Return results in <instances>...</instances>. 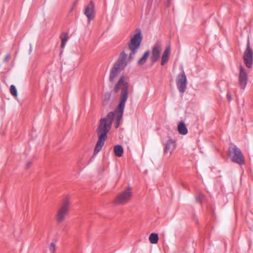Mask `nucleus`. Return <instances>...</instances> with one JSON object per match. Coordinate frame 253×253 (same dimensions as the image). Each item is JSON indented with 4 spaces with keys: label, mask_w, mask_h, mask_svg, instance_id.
Instances as JSON below:
<instances>
[{
    "label": "nucleus",
    "mask_w": 253,
    "mask_h": 253,
    "mask_svg": "<svg viewBox=\"0 0 253 253\" xmlns=\"http://www.w3.org/2000/svg\"><path fill=\"white\" fill-rule=\"evenodd\" d=\"M126 77L122 76L116 84L114 90L117 92L122 89V94L120 102L115 111L108 113L105 117L100 120L99 124L96 129L98 139L95 145L94 154H97L102 149L104 142L107 139V133L110 130L113 120L115 121L114 125L117 128L122 119L125 103L128 97V83L126 82Z\"/></svg>",
    "instance_id": "nucleus-1"
},
{
    "label": "nucleus",
    "mask_w": 253,
    "mask_h": 253,
    "mask_svg": "<svg viewBox=\"0 0 253 253\" xmlns=\"http://www.w3.org/2000/svg\"><path fill=\"white\" fill-rule=\"evenodd\" d=\"M127 54L123 52L120 54L118 61L115 63L111 69L109 76L110 81L114 82L120 73L126 66V60Z\"/></svg>",
    "instance_id": "nucleus-2"
},
{
    "label": "nucleus",
    "mask_w": 253,
    "mask_h": 253,
    "mask_svg": "<svg viewBox=\"0 0 253 253\" xmlns=\"http://www.w3.org/2000/svg\"><path fill=\"white\" fill-rule=\"evenodd\" d=\"M142 40V36L141 30L139 29L136 30L135 34L131 38L128 43V48L131 52L129 54V58H133L137 52Z\"/></svg>",
    "instance_id": "nucleus-3"
},
{
    "label": "nucleus",
    "mask_w": 253,
    "mask_h": 253,
    "mask_svg": "<svg viewBox=\"0 0 253 253\" xmlns=\"http://www.w3.org/2000/svg\"><path fill=\"white\" fill-rule=\"evenodd\" d=\"M132 197V188L127 187L118 194L114 200V203L117 205H124L128 203Z\"/></svg>",
    "instance_id": "nucleus-4"
},
{
    "label": "nucleus",
    "mask_w": 253,
    "mask_h": 253,
    "mask_svg": "<svg viewBox=\"0 0 253 253\" xmlns=\"http://www.w3.org/2000/svg\"><path fill=\"white\" fill-rule=\"evenodd\" d=\"M70 206L69 198L65 199L58 209L56 213V219L59 223L63 222L68 214Z\"/></svg>",
    "instance_id": "nucleus-5"
},
{
    "label": "nucleus",
    "mask_w": 253,
    "mask_h": 253,
    "mask_svg": "<svg viewBox=\"0 0 253 253\" xmlns=\"http://www.w3.org/2000/svg\"><path fill=\"white\" fill-rule=\"evenodd\" d=\"M229 156L233 162L239 165L244 164V157L240 150L236 146H231L228 149Z\"/></svg>",
    "instance_id": "nucleus-6"
},
{
    "label": "nucleus",
    "mask_w": 253,
    "mask_h": 253,
    "mask_svg": "<svg viewBox=\"0 0 253 253\" xmlns=\"http://www.w3.org/2000/svg\"><path fill=\"white\" fill-rule=\"evenodd\" d=\"M245 64L248 68L252 67L253 62V52L251 48L249 39H248L246 49L243 54Z\"/></svg>",
    "instance_id": "nucleus-7"
},
{
    "label": "nucleus",
    "mask_w": 253,
    "mask_h": 253,
    "mask_svg": "<svg viewBox=\"0 0 253 253\" xmlns=\"http://www.w3.org/2000/svg\"><path fill=\"white\" fill-rule=\"evenodd\" d=\"M176 85L180 92L183 93L185 91L187 88V80L183 70L177 77Z\"/></svg>",
    "instance_id": "nucleus-8"
},
{
    "label": "nucleus",
    "mask_w": 253,
    "mask_h": 253,
    "mask_svg": "<svg viewBox=\"0 0 253 253\" xmlns=\"http://www.w3.org/2000/svg\"><path fill=\"white\" fill-rule=\"evenodd\" d=\"M248 81V73L245 68L241 66L239 69L238 76L239 85L241 89L244 90L246 87Z\"/></svg>",
    "instance_id": "nucleus-9"
},
{
    "label": "nucleus",
    "mask_w": 253,
    "mask_h": 253,
    "mask_svg": "<svg viewBox=\"0 0 253 253\" xmlns=\"http://www.w3.org/2000/svg\"><path fill=\"white\" fill-rule=\"evenodd\" d=\"M162 44L158 42L155 44L152 49L151 55V60L152 62L155 63L160 57V54L162 51Z\"/></svg>",
    "instance_id": "nucleus-10"
},
{
    "label": "nucleus",
    "mask_w": 253,
    "mask_h": 253,
    "mask_svg": "<svg viewBox=\"0 0 253 253\" xmlns=\"http://www.w3.org/2000/svg\"><path fill=\"white\" fill-rule=\"evenodd\" d=\"M176 147L175 142L172 139L168 140L166 144L165 148L164 149V153H169L171 155Z\"/></svg>",
    "instance_id": "nucleus-11"
},
{
    "label": "nucleus",
    "mask_w": 253,
    "mask_h": 253,
    "mask_svg": "<svg viewBox=\"0 0 253 253\" xmlns=\"http://www.w3.org/2000/svg\"><path fill=\"white\" fill-rule=\"evenodd\" d=\"M94 6L92 3H90L85 8L84 14L88 19V23L93 18Z\"/></svg>",
    "instance_id": "nucleus-12"
},
{
    "label": "nucleus",
    "mask_w": 253,
    "mask_h": 253,
    "mask_svg": "<svg viewBox=\"0 0 253 253\" xmlns=\"http://www.w3.org/2000/svg\"><path fill=\"white\" fill-rule=\"evenodd\" d=\"M170 54V47L169 45L166 46L164 51L163 52L161 64L162 65H164L166 64L169 60V55Z\"/></svg>",
    "instance_id": "nucleus-13"
},
{
    "label": "nucleus",
    "mask_w": 253,
    "mask_h": 253,
    "mask_svg": "<svg viewBox=\"0 0 253 253\" xmlns=\"http://www.w3.org/2000/svg\"><path fill=\"white\" fill-rule=\"evenodd\" d=\"M177 130L181 135H186L188 133L187 128L183 121H180L177 125Z\"/></svg>",
    "instance_id": "nucleus-14"
},
{
    "label": "nucleus",
    "mask_w": 253,
    "mask_h": 253,
    "mask_svg": "<svg viewBox=\"0 0 253 253\" xmlns=\"http://www.w3.org/2000/svg\"><path fill=\"white\" fill-rule=\"evenodd\" d=\"M114 151L116 156L118 157H121L124 152V149L123 147L120 145H117L114 146Z\"/></svg>",
    "instance_id": "nucleus-15"
},
{
    "label": "nucleus",
    "mask_w": 253,
    "mask_h": 253,
    "mask_svg": "<svg viewBox=\"0 0 253 253\" xmlns=\"http://www.w3.org/2000/svg\"><path fill=\"white\" fill-rule=\"evenodd\" d=\"M149 55L150 52L149 50L145 51L142 57L138 61V64L140 65H143L146 62Z\"/></svg>",
    "instance_id": "nucleus-16"
},
{
    "label": "nucleus",
    "mask_w": 253,
    "mask_h": 253,
    "mask_svg": "<svg viewBox=\"0 0 253 253\" xmlns=\"http://www.w3.org/2000/svg\"><path fill=\"white\" fill-rule=\"evenodd\" d=\"M60 38L61 40V47L63 49L65 47L66 42H67L69 38L68 34L67 33H64L62 34L60 36Z\"/></svg>",
    "instance_id": "nucleus-17"
},
{
    "label": "nucleus",
    "mask_w": 253,
    "mask_h": 253,
    "mask_svg": "<svg viewBox=\"0 0 253 253\" xmlns=\"http://www.w3.org/2000/svg\"><path fill=\"white\" fill-rule=\"evenodd\" d=\"M158 235L156 233H152L150 234L149 240L151 243L155 244L157 243L158 241Z\"/></svg>",
    "instance_id": "nucleus-18"
},
{
    "label": "nucleus",
    "mask_w": 253,
    "mask_h": 253,
    "mask_svg": "<svg viewBox=\"0 0 253 253\" xmlns=\"http://www.w3.org/2000/svg\"><path fill=\"white\" fill-rule=\"evenodd\" d=\"M48 249L50 253H54L56 250V244L54 242H51L49 244Z\"/></svg>",
    "instance_id": "nucleus-19"
},
{
    "label": "nucleus",
    "mask_w": 253,
    "mask_h": 253,
    "mask_svg": "<svg viewBox=\"0 0 253 253\" xmlns=\"http://www.w3.org/2000/svg\"><path fill=\"white\" fill-rule=\"evenodd\" d=\"M10 92L12 95L15 97L17 96V89L14 85H11L10 87Z\"/></svg>",
    "instance_id": "nucleus-20"
},
{
    "label": "nucleus",
    "mask_w": 253,
    "mask_h": 253,
    "mask_svg": "<svg viewBox=\"0 0 253 253\" xmlns=\"http://www.w3.org/2000/svg\"><path fill=\"white\" fill-rule=\"evenodd\" d=\"M110 99V95L109 94L105 95L104 100H103V105H106Z\"/></svg>",
    "instance_id": "nucleus-21"
},
{
    "label": "nucleus",
    "mask_w": 253,
    "mask_h": 253,
    "mask_svg": "<svg viewBox=\"0 0 253 253\" xmlns=\"http://www.w3.org/2000/svg\"><path fill=\"white\" fill-rule=\"evenodd\" d=\"M10 56L9 54L6 55L4 59V61H5V62L8 61L10 59Z\"/></svg>",
    "instance_id": "nucleus-22"
},
{
    "label": "nucleus",
    "mask_w": 253,
    "mask_h": 253,
    "mask_svg": "<svg viewBox=\"0 0 253 253\" xmlns=\"http://www.w3.org/2000/svg\"><path fill=\"white\" fill-rule=\"evenodd\" d=\"M203 197V195L202 194L199 195V196H197L196 199L197 200L200 201Z\"/></svg>",
    "instance_id": "nucleus-23"
},
{
    "label": "nucleus",
    "mask_w": 253,
    "mask_h": 253,
    "mask_svg": "<svg viewBox=\"0 0 253 253\" xmlns=\"http://www.w3.org/2000/svg\"><path fill=\"white\" fill-rule=\"evenodd\" d=\"M227 97L229 101L231 100L232 99V96L230 94H227Z\"/></svg>",
    "instance_id": "nucleus-24"
},
{
    "label": "nucleus",
    "mask_w": 253,
    "mask_h": 253,
    "mask_svg": "<svg viewBox=\"0 0 253 253\" xmlns=\"http://www.w3.org/2000/svg\"><path fill=\"white\" fill-rule=\"evenodd\" d=\"M31 164V163H28L27 165V167L29 168Z\"/></svg>",
    "instance_id": "nucleus-25"
},
{
    "label": "nucleus",
    "mask_w": 253,
    "mask_h": 253,
    "mask_svg": "<svg viewBox=\"0 0 253 253\" xmlns=\"http://www.w3.org/2000/svg\"><path fill=\"white\" fill-rule=\"evenodd\" d=\"M30 50H32V47L31 46Z\"/></svg>",
    "instance_id": "nucleus-26"
}]
</instances>
